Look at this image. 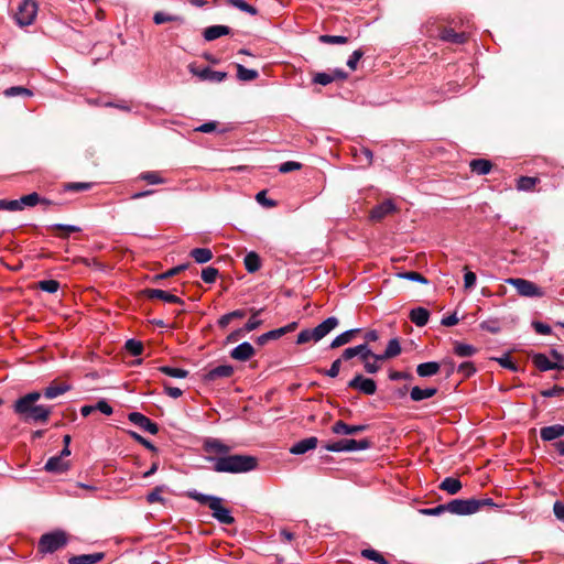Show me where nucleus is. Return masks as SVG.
<instances>
[{
    "instance_id": "f257e3e1",
    "label": "nucleus",
    "mask_w": 564,
    "mask_h": 564,
    "mask_svg": "<svg viewBox=\"0 0 564 564\" xmlns=\"http://www.w3.org/2000/svg\"><path fill=\"white\" fill-rule=\"evenodd\" d=\"M203 451L208 454L206 459L213 463L216 473L240 474L254 470L258 458L251 455H230L231 447L219 438L207 437L203 442Z\"/></svg>"
},
{
    "instance_id": "f03ea898",
    "label": "nucleus",
    "mask_w": 564,
    "mask_h": 564,
    "mask_svg": "<svg viewBox=\"0 0 564 564\" xmlns=\"http://www.w3.org/2000/svg\"><path fill=\"white\" fill-rule=\"evenodd\" d=\"M41 397V392L34 391L19 398L13 404L14 412L25 421L46 423L52 413V406L36 405Z\"/></svg>"
},
{
    "instance_id": "7ed1b4c3",
    "label": "nucleus",
    "mask_w": 564,
    "mask_h": 564,
    "mask_svg": "<svg viewBox=\"0 0 564 564\" xmlns=\"http://www.w3.org/2000/svg\"><path fill=\"white\" fill-rule=\"evenodd\" d=\"M68 543V534L63 530H55L40 538L37 550L40 553H54Z\"/></svg>"
},
{
    "instance_id": "20e7f679",
    "label": "nucleus",
    "mask_w": 564,
    "mask_h": 564,
    "mask_svg": "<svg viewBox=\"0 0 564 564\" xmlns=\"http://www.w3.org/2000/svg\"><path fill=\"white\" fill-rule=\"evenodd\" d=\"M506 283L513 286L517 293L523 297H543L545 292L534 282L522 278H509Z\"/></svg>"
},
{
    "instance_id": "39448f33",
    "label": "nucleus",
    "mask_w": 564,
    "mask_h": 564,
    "mask_svg": "<svg viewBox=\"0 0 564 564\" xmlns=\"http://www.w3.org/2000/svg\"><path fill=\"white\" fill-rule=\"evenodd\" d=\"M371 446V442L367 438L351 440L344 438L337 442L328 443L325 445V449L329 452H356L368 449Z\"/></svg>"
},
{
    "instance_id": "423d86ee",
    "label": "nucleus",
    "mask_w": 564,
    "mask_h": 564,
    "mask_svg": "<svg viewBox=\"0 0 564 564\" xmlns=\"http://www.w3.org/2000/svg\"><path fill=\"white\" fill-rule=\"evenodd\" d=\"M37 13V3L35 0H23L15 13V20L19 25L26 26L34 22Z\"/></svg>"
},
{
    "instance_id": "0eeeda50",
    "label": "nucleus",
    "mask_w": 564,
    "mask_h": 564,
    "mask_svg": "<svg viewBox=\"0 0 564 564\" xmlns=\"http://www.w3.org/2000/svg\"><path fill=\"white\" fill-rule=\"evenodd\" d=\"M447 505V512L459 516H467L477 512V502L475 498L471 499H454Z\"/></svg>"
},
{
    "instance_id": "6e6552de",
    "label": "nucleus",
    "mask_w": 564,
    "mask_h": 564,
    "mask_svg": "<svg viewBox=\"0 0 564 564\" xmlns=\"http://www.w3.org/2000/svg\"><path fill=\"white\" fill-rule=\"evenodd\" d=\"M212 516L221 524H232L235 518L231 516L230 510L223 506V499L216 497L209 506Z\"/></svg>"
},
{
    "instance_id": "1a4fd4ad",
    "label": "nucleus",
    "mask_w": 564,
    "mask_h": 564,
    "mask_svg": "<svg viewBox=\"0 0 564 564\" xmlns=\"http://www.w3.org/2000/svg\"><path fill=\"white\" fill-rule=\"evenodd\" d=\"M348 388L358 390L359 392L372 395L377 391V383L373 379L365 378L362 375H356L349 382Z\"/></svg>"
},
{
    "instance_id": "9d476101",
    "label": "nucleus",
    "mask_w": 564,
    "mask_h": 564,
    "mask_svg": "<svg viewBox=\"0 0 564 564\" xmlns=\"http://www.w3.org/2000/svg\"><path fill=\"white\" fill-rule=\"evenodd\" d=\"M188 70L197 76L200 80H208L213 83H220L227 78V73L213 70L209 67H205L203 69H198L194 64L188 66Z\"/></svg>"
},
{
    "instance_id": "9b49d317",
    "label": "nucleus",
    "mask_w": 564,
    "mask_h": 564,
    "mask_svg": "<svg viewBox=\"0 0 564 564\" xmlns=\"http://www.w3.org/2000/svg\"><path fill=\"white\" fill-rule=\"evenodd\" d=\"M128 420L134 425L139 426L145 432L155 435L159 432L156 423L152 422L148 416L140 412H131L128 414Z\"/></svg>"
},
{
    "instance_id": "f8f14e48",
    "label": "nucleus",
    "mask_w": 564,
    "mask_h": 564,
    "mask_svg": "<svg viewBox=\"0 0 564 564\" xmlns=\"http://www.w3.org/2000/svg\"><path fill=\"white\" fill-rule=\"evenodd\" d=\"M143 294L150 300H162L166 303L184 304L181 297L160 289H145Z\"/></svg>"
},
{
    "instance_id": "ddd939ff",
    "label": "nucleus",
    "mask_w": 564,
    "mask_h": 564,
    "mask_svg": "<svg viewBox=\"0 0 564 564\" xmlns=\"http://www.w3.org/2000/svg\"><path fill=\"white\" fill-rule=\"evenodd\" d=\"M532 362L540 371H547V370H553V369L564 370V364L553 362L544 354L533 355Z\"/></svg>"
},
{
    "instance_id": "4468645a",
    "label": "nucleus",
    "mask_w": 564,
    "mask_h": 564,
    "mask_svg": "<svg viewBox=\"0 0 564 564\" xmlns=\"http://www.w3.org/2000/svg\"><path fill=\"white\" fill-rule=\"evenodd\" d=\"M256 350L253 346L248 341H243L230 351V357L238 361H247L252 358Z\"/></svg>"
},
{
    "instance_id": "2eb2a0df",
    "label": "nucleus",
    "mask_w": 564,
    "mask_h": 564,
    "mask_svg": "<svg viewBox=\"0 0 564 564\" xmlns=\"http://www.w3.org/2000/svg\"><path fill=\"white\" fill-rule=\"evenodd\" d=\"M234 375V367L230 365H220L208 370L204 378L206 381L212 382L221 378H229Z\"/></svg>"
},
{
    "instance_id": "dca6fc26",
    "label": "nucleus",
    "mask_w": 564,
    "mask_h": 564,
    "mask_svg": "<svg viewBox=\"0 0 564 564\" xmlns=\"http://www.w3.org/2000/svg\"><path fill=\"white\" fill-rule=\"evenodd\" d=\"M338 325V319L334 316L326 318L316 327H314L315 341L324 338L328 333H330Z\"/></svg>"
},
{
    "instance_id": "f3484780",
    "label": "nucleus",
    "mask_w": 564,
    "mask_h": 564,
    "mask_svg": "<svg viewBox=\"0 0 564 564\" xmlns=\"http://www.w3.org/2000/svg\"><path fill=\"white\" fill-rule=\"evenodd\" d=\"M367 429H368V425H365V424L349 425V424L345 423L344 421H337L332 426L333 433L345 434V435L357 434V433L366 431Z\"/></svg>"
},
{
    "instance_id": "a211bd4d",
    "label": "nucleus",
    "mask_w": 564,
    "mask_h": 564,
    "mask_svg": "<svg viewBox=\"0 0 564 564\" xmlns=\"http://www.w3.org/2000/svg\"><path fill=\"white\" fill-rule=\"evenodd\" d=\"M318 440L315 436L306 437L296 442L291 448L290 453L294 455H302L306 452L316 448Z\"/></svg>"
},
{
    "instance_id": "6ab92c4d",
    "label": "nucleus",
    "mask_w": 564,
    "mask_h": 564,
    "mask_svg": "<svg viewBox=\"0 0 564 564\" xmlns=\"http://www.w3.org/2000/svg\"><path fill=\"white\" fill-rule=\"evenodd\" d=\"M395 210V205L391 200H384L383 203L375 206L370 213L372 220H381L386 216L392 214Z\"/></svg>"
},
{
    "instance_id": "aec40b11",
    "label": "nucleus",
    "mask_w": 564,
    "mask_h": 564,
    "mask_svg": "<svg viewBox=\"0 0 564 564\" xmlns=\"http://www.w3.org/2000/svg\"><path fill=\"white\" fill-rule=\"evenodd\" d=\"M438 37L442 41L454 44H464L468 39L465 32H455L451 28H444L443 30H441Z\"/></svg>"
},
{
    "instance_id": "412c9836",
    "label": "nucleus",
    "mask_w": 564,
    "mask_h": 564,
    "mask_svg": "<svg viewBox=\"0 0 564 564\" xmlns=\"http://www.w3.org/2000/svg\"><path fill=\"white\" fill-rule=\"evenodd\" d=\"M69 468V463L62 456H53L46 462L44 469L48 473L61 474Z\"/></svg>"
},
{
    "instance_id": "4be33fe9",
    "label": "nucleus",
    "mask_w": 564,
    "mask_h": 564,
    "mask_svg": "<svg viewBox=\"0 0 564 564\" xmlns=\"http://www.w3.org/2000/svg\"><path fill=\"white\" fill-rule=\"evenodd\" d=\"M105 557V553L97 552L93 554H82V555H74L68 558L69 564H97L98 562L102 561Z\"/></svg>"
},
{
    "instance_id": "5701e85b",
    "label": "nucleus",
    "mask_w": 564,
    "mask_h": 564,
    "mask_svg": "<svg viewBox=\"0 0 564 564\" xmlns=\"http://www.w3.org/2000/svg\"><path fill=\"white\" fill-rule=\"evenodd\" d=\"M411 322L419 327L425 326L429 322L430 312L424 307H415L411 310L409 315Z\"/></svg>"
},
{
    "instance_id": "b1692460",
    "label": "nucleus",
    "mask_w": 564,
    "mask_h": 564,
    "mask_svg": "<svg viewBox=\"0 0 564 564\" xmlns=\"http://www.w3.org/2000/svg\"><path fill=\"white\" fill-rule=\"evenodd\" d=\"M540 436L543 441L550 442L563 436V430L561 424H554L544 426L540 431Z\"/></svg>"
},
{
    "instance_id": "393cba45",
    "label": "nucleus",
    "mask_w": 564,
    "mask_h": 564,
    "mask_svg": "<svg viewBox=\"0 0 564 564\" xmlns=\"http://www.w3.org/2000/svg\"><path fill=\"white\" fill-rule=\"evenodd\" d=\"M230 28L226 25H212L204 30V39L206 41H214L223 35H228Z\"/></svg>"
},
{
    "instance_id": "a878e982",
    "label": "nucleus",
    "mask_w": 564,
    "mask_h": 564,
    "mask_svg": "<svg viewBox=\"0 0 564 564\" xmlns=\"http://www.w3.org/2000/svg\"><path fill=\"white\" fill-rule=\"evenodd\" d=\"M469 167L477 175H486L491 171L492 164L486 159H475L469 162Z\"/></svg>"
},
{
    "instance_id": "bb28decb",
    "label": "nucleus",
    "mask_w": 564,
    "mask_h": 564,
    "mask_svg": "<svg viewBox=\"0 0 564 564\" xmlns=\"http://www.w3.org/2000/svg\"><path fill=\"white\" fill-rule=\"evenodd\" d=\"M20 203H21V206H22V209H24L25 207H34L35 205L37 204H43V205H51L52 202L46 199V198H42L37 193L33 192L31 194H28V195H24L20 198Z\"/></svg>"
},
{
    "instance_id": "cd10ccee",
    "label": "nucleus",
    "mask_w": 564,
    "mask_h": 564,
    "mask_svg": "<svg viewBox=\"0 0 564 564\" xmlns=\"http://www.w3.org/2000/svg\"><path fill=\"white\" fill-rule=\"evenodd\" d=\"M437 393L436 388L421 389L420 387H413L410 391V398L412 401L419 402L424 399L434 397Z\"/></svg>"
},
{
    "instance_id": "c85d7f7f",
    "label": "nucleus",
    "mask_w": 564,
    "mask_h": 564,
    "mask_svg": "<svg viewBox=\"0 0 564 564\" xmlns=\"http://www.w3.org/2000/svg\"><path fill=\"white\" fill-rule=\"evenodd\" d=\"M359 332H360V329L354 328V329H349V330H346V332L339 334L332 340L330 348L332 349L338 348L340 346H344V345L350 343L352 340V338L355 337V335L358 334Z\"/></svg>"
},
{
    "instance_id": "c756f323",
    "label": "nucleus",
    "mask_w": 564,
    "mask_h": 564,
    "mask_svg": "<svg viewBox=\"0 0 564 564\" xmlns=\"http://www.w3.org/2000/svg\"><path fill=\"white\" fill-rule=\"evenodd\" d=\"M69 390V386L64 383H52L51 386L46 387L43 390V393H41L46 399H55L58 395L65 393Z\"/></svg>"
},
{
    "instance_id": "7c9ffc66",
    "label": "nucleus",
    "mask_w": 564,
    "mask_h": 564,
    "mask_svg": "<svg viewBox=\"0 0 564 564\" xmlns=\"http://www.w3.org/2000/svg\"><path fill=\"white\" fill-rule=\"evenodd\" d=\"M462 482L459 479L454 477H446L440 484V489L446 491L449 495H456L462 489Z\"/></svg>"
},
{
    "instance_id": "2f4dec72",
    "label": "nucleus",
    "mask_w": 564,
    "mask_h": 564,
    "mask_svg": "<svg viewBox=\"0 0 564 564\" xmlns=\"http://www.w3.org/2000/svg\"><path fill=\"white\" fill-rule=\"evenodd\" d=\"M440 371V364L436 361H429L420 364L416 367V373L420 377H431L436 375Z\"/></svg>"
},
{
    "instance_id": "473e14b6",
    "label": "nucleus",
    "mask_w": 564,
    "mask_h": 564,
    "mask_svg": "<svg viewBox=\"0 0 564 564\" xmlns=\"http://www.w3.org/2000/svg\"><path fill=\"white\" fill-rule=\"evenodd\" d=\"M243 263L249 273L257 272L261 267L260 257L253 251L246 254Z\"/></svg>"
},
{
    "instance_id": "72a5a7b5",
    "label": "nucleus",
    "mask_w": 564,
    "mask_h": 564,
    "mask_svg": "<svg viewBox=\"0 0 564 564\" xmlns=\"http://www.w3.org/2000/svg\"><path fill=\"white\" fill-rule=\"evenodd\" d=\"M191 257L197 263H206L213 258V252L208 248H195L191 251Z\"/></svg>"
},
{
    "instance_id": "f704fd0d",
    "label": "nucleus",
    "mask_w": 564,
    "mask_h": 564,
    "mask_svg": "<svg viewBox=\"0 0 564 564\" xmlns=\"http://www.w3.org/2000/svg\"><path fill=\"white\" fill-rule=\"evenodd\" d=\"M454 352L458 357H471L477 352V348L469 344L456 341L454 345Z\"/></svg>"
},
{
    "instance_id": "c9c22d12",
    "label": "nucleus",
    "mask_w": 564,
    "mask_h": 564,
    "mask_svg": "<svg viewBox=\"0 0 564 564\" xmlns=\"http://www.w3.org/2000/svg\"><path fill=\"white\" fill-rule=\"evenodd\" d=\"M259 74L256 69L246 68L241 64H237V77L241 82H251L258 78Z\"/></svg>"
},
{
    "instance_id": "e433bc0d",
    "label": "nucleus",
    "mask_w": 564,
    "mask_h": 564,
    "mask_svg": "<svg viewBox=\"0 0 564 564\" xmlns=\"http://www.w3.org/2000/svg\"><path fill=\"white\" fill-rule=\"evenodd\" d=\"M354 156L358 162H366L367 165H371L373 161V153L370 149L361 147L356 149L354 152Z\"/></svg>"
},
{
    "instance_id": "4c0bfd02",
    "label": "nucleus",
    "mask_w": 564,
    "mask_h": 564,
    "mask_svg": "<svg viewBox=\"0 0 564 564\" xmlns=\"http://www.w3.org/2000/svg\"><path fill=\"white\" fill-rule=\"evenodd\" d=\"M159 371L169 376V377H172V378H186L188 376V371L185 370V369H182V368H174V367H170V366H161L159 368Z\"/></svg>"
},
{
    "instance_id": "58836bf2",
    "label": "nucleus",
    "mask_w": 564,
    "mask_h": 564,
    "mask_svg": "<svg viewBox=\"0 0 564 564\" xmlns=\"http://www.w3.org/2000/svg\"><path fill=\"white\" fill-rule=\"evenodd\" d=\"M539 182L538 177L521 176L517 182V188L519 191H532Z\"/></svg>"
},
{
    "instance_id": "ea45409f",
    "label": "nucleus",
    "mask_w": 564,
    "mask_h": 564,
    "mask_svg": "<svg viewBox=\"0 0 564 564\" xmlns=\"http://www.w3.org/2000/svg\"><path fill=\"white\" fill-rule=\"evenodd\" d=\"M479 327L482 330H486L491 334H498L501 330V324L498 318H489V319L482 321L479 324Z\"/></svg>"
},
{
    "instance_id": "a19ab883",
    "label": "nucleus",
    "mask_w": 564,
    "mask_h": 564,
    "mask_svg": "<svg viewBox=\"0 0 564 564\" xmlns=\"http://www.w3.org/2000/svg\"><path fill=\"white\" fill-rule=\"evenodd\" d=\"M139 178L152 185L163 184L165 182L160 173L155 171L143 172L139 175Z\"/></svg>"
},
{
    "instance_id": "79ce46f5",
    "label": "nucleus",
    "mask_w": 564,
    "mask_h": 564,
    "mask_svg": "<svg viewBox=\"0 0 564 564\" xmlns=\"http://www.w3.org/2000/svg\"><path fill=\"white\" fill-rule=\"evenodd\" d=\"M251 312H252L251 317L248 319V322L243 326V328L246 329L247 333L259 328L262 324V321L258 319V315L262 312V308H260V310L252 308Z\"/></svg>"
},
{
    "instance_id": "37998d69",
    "label": "nucleus",
    "mask_w": 564,
    "mask_h": 564,
    "mask_svg": "<svg viewBox=\"0 0 564 564\" xmlns=\"http://www.w3.org/2000/svg\"><path fill=\"white\" fill-rule=\"evenodd\" d=\"M401 354V345L398 338H392L389 340L387 348L383 352V357H397Z\"/></svg>"
},
{
    "instance_id": "c03bdc74",
    "label": "nucleus",
    "mask_w": 564,
    "mask_h": 564,
    "mask_svg": "<svg viewBox=\"0 0 564 564\" xmlns=\"http://www.w3.org/2000/svg\"><path fill=\"white\" fill-rule=\"evenodd\" d=\"M283 336V332L282 330H279V328L276 329H273V330H269L262 335H260L258 338H257V344L263 346L265 345L269 340H275V339H279Z\"/></svg>"
},
{
    "instance_id": "a18cd8bd",
    "label": "nucleus",
    "mask_w": 564,
    "mask_h": 564,
    "mask_svg": "<svg viewBox=\"0 0 564 564\" xmlns=\"http://www.w3.org/2000/svg\"><path fill=\"white\" fill-rule=\"evenodd\" d=\"M361 556L367 560L373 561L378 564H388L387 560L382 556V554H380L378 551H376L373 549L362 550Z\"/></svg>"
},
{
    "instance_id": "49530a36",
    "label": "nucleus",
    "mask_w": 564,
    "mask_h": 564,
    "mask_svg": "<svg viewBox=\"0 0 564 564\" xmlns=\"http://www.w3.org/2000/svg\"><path fill=\"white\" fill-rule=\"evenodd\" d=\"M187 496L189 498H192L193 500L199 502L200 505L207 506L208 508H209L210 503L213 502V500L216 498V496L204 495L196 490L188 491Z\"/></svg>"
},
{
    "instance_id": "de8ad7c7",
    "label": "nucleus",
    "mask_w": 564,
    "mask_h": 564,
    "mask_svg": "<svg viewBox=\"0 0 564 564\" xmlns=\"http://www.w3.org/2000/svg\"><path fill=\"white\" fill-rule=\"evenodd\" d=\"M64 191L66 192H82L88 191L93 187V183L89 182H70L64 184Z\"/></svg>"
},
{
    "instance_id": "09e8293b",
    "label": "nucleus",
    "mask_w": 564,
    "mask_h": 564,
    "mask_svg": "<svg viewBox=\"0 0 564 564\" xmlns=\"http://www.w3.org/2000/svg\"><path fill=\"white\" fill-rule=\"evenodd\" d=\"M164 490V486H156L151 492L147 495V501L149 503L160 502L162 505L165 503V499L162 497V492Z\"/></svg>"
},
{
    "instance_id": "8fccbe9b",
    "label": "nucleus",
    "mask_w": 564,
    "mask_h": 564,
    "mask_svg": "<svg viewBox=\"0 0 564 564\" xmlns=\"http://www.w3.org/2000/svg\"><path fill=\"white\" fill-rule=\"evenodd\" d=\"M4 95L7 97H15V96H26V97H31L33 96V93L25 88V87H22V86H13V87H10L8 89L4 90Z\"/></svg>"
},
{
    "instance_id": "3c124183",
    "label": "nucleus",
    "mask_w": 564,
    "mask_h": 564,
    "mask_svg": "<svg viewBox=\"0 0 564 564\" xmlns=\"http://www.w3.org/2000/svg\"><path fill=\"white\" fill-rule=\"evenodd\" d=\"M126 349L132 356H140L143 352V344L135 339L126 341Z\"/></svg>"
},
{
    "instance_id": "603ef678",
    "label": "nucleus",
    "mask_w": 564,
    "mask_h": 564,
    "mask_svg": "<svg viewBox=\"0 0 564 564\" xmlns=\"http://www.w3.org/2000/svg\"><path fill=\"white\" fill-rule=\"evenodd\" d=\"M228 2L235 8L243 12H247L251 15H256L258 13V10L251 4L247 3L245 0H228Z\"/></svg>"
},
{
    "instance_id": "864d4df0",
    "label": "nucleus",
    "mask_w": 564,
    "mask_h": 564,
    "mask_svg": "<svg viewBox=\"0 0 564 564\" xmlns=\"http://www.w3.org/2000/svg\"><path fill=\"white\" fill-rule=\"evenodd\" d=\"M50 228L65 231V234L58 235L59 238H66L69 234L79 232L82 230L78 226L63 224H54Z\"/></svg>"
},
{
    "instance_id": "5fc2aeb1",
    "label": "nucleus",
    "mask_w": 564,
    "mask_h": 564,
    "mask_svg": "<svg viewBox=\"0 0 564 564\" xmlns=\"http://www.w3.org/2000/svg\"><path fill=\"white\" fill-rule=\"evenodd\" d=\"M321 43L325 44H346L348 42V37L341 35H321L318 37Z\"/></svg>"
},
{
    "instance_id": "6e6d98bb",
    "label": "nucleus",
    "mask_w": 564,
    "mask_h": 564,
    "mask_svg": "<svg viewBox=\"0 0 564 564\" xmlns=\"http://www.w3.org/2000/svg\"><path fill=\"white\" fill-rule=\"evenodd\" d=\"M39 289L47 293H55L59 289V282L56 280H43L39 282Z\"/></svg>"
},
{
    "instance_id": "4d7b16f0",
    "label": "nucleus",
    "mask_w": 564,
    "mask_h": 564,
    "mask_svg": "<svg viewBox=\"0 0 564 564\" xmlns=\"http://www.w3.org/2000/svg\"><path fill=\"white\" fill-rule=\"evenodd\" d=\"M398 276H400L402 279L410 280V281L420 282V283H423V284H426L429 282L425 276H423L421 273L415 272V271H408V272L398 273Z\"/></svg>"
},
{
    "instance_id": "13d9d810",
    "label": "nucleus",
    "mask_w": 564,
    "mask_h": 564,
    "mask_svg": "<svg viewBox=\"0 0 564 564\" xmlns=\"http://www.w3.org/2000/svg\"><path fill=\"white\" fill-rule=\"evenodd\" d=\"M218 270L213 267H207L202 271V280L205 283H214L217 279Z\"/></svg>"
},
{
    "instance_id": "bf43d9fd",
    "label": "nucleus",
    "mask_w": 564,
    "mask_h": 564,
    "mask_svg": "<svg viewBox=\"0 0 564 564\" xmlns=\"http://www.w3.org/2000/svg\"><path fill=\"white\" fill-rule=\"evenodd\" d=\"M311 340L315 341L314 329L306 328V329H303V330H301L299 333L297 339H296V344L297 345H303V344H306V343H308Z\"/></svg>"
},
{
    "instance_id": "052dcab7",
    "label": "nucleus",
    "mask_w": 564,
    "mask_h": 564,
    "mask_svg": "<svg viewBox=\"0 0 564 564\" xmlns=\"http://www.w3.org/2000/svg\"><path fill=\"white\" fill-rule=\"evenodd\" d=\"M334 82L332 73H316L313 77V83L326 86Z\"/></svg>"
},
{
    "instance_id": "680f3d73",
    "label": "nucleus",
    "mask_w": 564,
    "mask_h": 564,
    "mask_svg": "<svg viewBox=\"0 0 564 564\" xmlns=\"http://www.w3.org/2000/svg\"><path fill=\"white\" fill-rule=\"evenodd\" d=\"M356 351L362 362L367 359H371L372 351L367 343L356 346Z\"/></svg>"
},
{
    "instance_id": "e2e57ef3",
    "label": "nucleus",
    "mask_w": 564,
    "mask_h": 564,
    "mask_svg": "<svg viewBox=\"0 0 564 564\" xmlns=\"http://www.w3.org/2000/svg\"><path fill=\"white\" fill-rule=\"evenodd\" d=\"M457 371L462 373L464 377L468 378L476 372V368L473 362L465 361L458 366Z\"/></svg>"
},
{
    "instance_id": "0e129e2a",
    "label": "nucleus",
    "mask_w": 564,
    "mask_h": 564,
    "mask_svg": "<svg viewBox=\"0 0 564 564\" xmlns=\"http://www.w3.org/2000/svg\"><path fill=\"white\" fill-rule=\"evenodd\" d=\"M130 435L132 438L138 442L139 444L143 445L145 448L150 449L151 452L156 453L158 448L154 446L150 441L138 434L137 432H130Z\"/></svg>"
},
{
    "instance_id": "69168bd1",
    "label": "nucleus",
    "mask_w": 564,
    "mask_h": 564,
    "mask_svg": "<svg viewBox=\"0 0 564 564\" xmlns=\"http://www.w3.org/2000/svg\"><path fill=\"white\" fill-rule=\"evenodd\" d=\"M300 169H302V164L301 163L295 162V161H288V162L282 163L279 166V172L283 173V174H286V173H290L292 171H297Z\"/></svg>"
},
{
    "instance_id": "338daca9",
    "label": "nucleus",
    "mask_w": 564,
    "mask_h": 564,
    "mask_svg": "<svg viewBox=\"0 0 564 564\" xmlns=\"http://www.w3.org/2000/svg\"><path fill=\"white\" fill-rule=\"evenodd\" d=\"M362 56H364V52L361 50L354 51L352 54L349 56V58L347 61V66L351 70H356L357 69V64H358V62L360 61V58Z\"/></svg>"
},
{
    "instance_id": "774afa93",
    "label": "nucleus",
    "mask_w": 564,
    "mask_h": 564,
    "mask_svg": "<svg viewBox=\"0 0 564 564\" xmlns=\"http://www.w3.org/2000/svg\"><path fill=\"white\" fill-rule=\"evenodd\" d=\"M340 365H341V359L338 358L336 360L333 361L330 368L328 370H319V372L330 377V378H336L339 373V370H340Z\"/></svg>"
}]
</instances>
